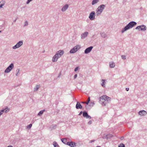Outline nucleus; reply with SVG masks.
<instances>
[{
    "mask_svg": "<svg viewBox=\"0 0 147 147\" xmlns=\"http://www.w3.org/2000/svg\"><path fill=\"white\" fill-rule=\"evenodd\" d=\"M56 127L57 125H53L51 126L50 128L52 129L55 128Z\"/></svg>",
    "mask_w": 147,
    "mask_h": 147,
    "instance_id": "nucleus-27",
    "label": "nucleus"
},
{
    "mask_svg": "<svg viewBox=\"0 0 147 147\" xmlns=\"http://www.w3.org/2000/svg\"><path fill=\"white\" fill-rule=\"evenodd\" d=\"M105 100V98H102V96L101 97H100L99 98L100 103L103 106H105L106 104H107V103L106 102Z\"/></svg>",
    "mask_w": 147,
    "mask_h": 147,
    "instance_id": "nucleus-8",
    "label": "nucleus"
},
{
    "mask_svg": "<svg viewBox=\"0 0 147 147\" xmlns=\"http://www.w3.org/2000/svg\"><path fill=\"white\" fill-rule=\"evenodd\" d=\"M17 20V19H16L14 21V22H15L16 21V20Z\"/></svg>",
    "mask_w": 147,
    "mask_h": 147,
    "instance_id": "nucleus-46",
    "label": "nucleus"
},
{
    "mask_svg": "<svg viewBox=\"0 0 147 147\" xmlns=\"http://www.w3.org/2000/svg\"><path fill=\"white\" fill-rule=\"evenodd\" d=\"M32 124H30L29 125H28V126H27V128L28 129H30L31 128V127L32 126Z\"/></svg>",
    "mask_w": 147,
    "mask_h": 147,
    "instance_id": "nucleus-32",
    "label": "nucleus"
},
{
    "mask_svg": "<svg viewBox=\"0 0 147 147\" xmlns=\"http://www.w3.org/2000/svg\"><path fill=\"white\" fill-rule=\"evenodd\" d=\"M138 114L140 116H142L146 115L147 113L146 111L143 110L139 111Z\"/></svg>",
    "mask_w": 147,
    "mask_h": 147,
    "instance_id": "nucleus-16",
    "label": "nucleus"
},
{
    "mask_svg": "<svg viewBox=\"0 0 147 147\" xmlns=\"http://www.w3.org/2000/svg\"><path fill=\"white\" fill-rule=\"evenodd\" d=\"M118 147H125V146L124 144L121 143L119 145Z\"/></svg>",
    "mask_w": 147,
    "mask_h": 147,
    "instance_id": "nucleus-30",
    "label": "nucleus"
},
{
    "mask_svg": "<svg viewBox=\"0 0 147 147\" xmlns=\"http://www.w3.org/2000/svg\"><path fill=\"white\" fill-rule=\"evenodd\" d=\"M64 54V51L62 50H60L57 52L53 56L52 59L53 62L57 61L59 58L60 57Z\"/></svg>",
    "mask_w": 147,
    "mask_h": 147,
    "instance_id": "nucleus-1",
    "label": "nucleus"
},
{
    "mask_svg": "<svg viewBox=\"0 0 147 147\" xmlns=\"http://www.w3.org/2000/svg\"><path fill=\"white\" fill-rule=\"evenodd\" d=\"M39 88V86L38 85H36V87L34 88V91H36L38 90V88Z\"/></svg>",
    "mask_w": 147,
    "mask_h": 147,
    "instance_id": "nucleus-24",
    "label": "nucleus"
},
{
    "mask_svg": "<svg viewBox=\"0 0 147 147\" xmlns=\"http://www.w3.org/2000/svg\"><path fill=\"white\" fill-rule=\"evenodd\" d=\"M129 88H126V90L127 91H129Z\"/></svg>",
    "mask_w": 147,
    "mask_h": 147,
    "instance_id": "nucleus-43",
    "label": "nucleus"
},
{
    "mask_svg": "<svg viewBox=\"0 0 147 147\" xmlns=\"http://www.w3.org/2000/svg\"><path fill=\"white\" fill-rule=\"evenodd\" d=\"M16 71L17 72V73L16 74V76H18V74L19 73L20 69H18L16 70Z\"/></svg>",
    "mask_w": 147,
    "mask_h": 147,
    "instance_id": "nucleus-35",
    "label": "nucleus"
},
{
    "mask_svg": "<svg viewBox=\"0 0 147 147\" xmlns=\"http://www.w3.org/2000/svg\"><path fill=\"white\" fill-rule=\"evenodd\" d=\"M66 144L71 147H74L76 146V143L72 142H68Z\"/></svg>",
    "mask_w": 147,
    "mask_h": 147,
    "instance_id": "nucleus-15",
    "label": "nucleus"
},
{
    "mask_svg": "<svg viewBox=\"0 0 147 147\" xmlns=\"http://www.w3.org/2000/svg\"><path fill=\"white\" fill-rule=\"evenodd\" d=\"M81 48L80 45H77L75 46L73 48L71 49L70 51L69 52L71 53H76L77 51Z\"/></svg>",
    "mask_w": 147,
    "mask_h": 147,
    "instance_id": "nucleus-3",
    "label": "nucleus"
},
{
    "mask_svg": "<svg viewBox=\"0 0 147 147\" xmlns=\"http://www.w3.org/2000/svg\"><path fill=\"white\" fill-rule=\"evenodd\" d=\"M5 1L4 0H2L0 2V8H2L5 4Z\"/></svg>",
    "mask_w": 147,
    "mask_h": 147,
    "instance_id": "nucleus-20",
    "label": "nucleus"
},
{
    "mask_svg": "<svg viewBox=\"0 0 147 147\" xmlns=\"http://www.w3.org/2000/svg\"><path fill=\"white\" fill-rule=\"evenodd\" d=\"M113 137V136L111 134H108L107 135H104L102 137L103 139H108L111 138Z\"/></svg>",
    "mask_w": 147,
    "mask_h": 147,
    "instance_id": "nucleus-17",
    "label": "nucleus"
},
{
    "mask_svg": "<svg viewBox=\"0 0 147 147\" xmlns=\"http://www.w3.org/2000/svg\"><path fill=\"white\" fill-rule=\"evenodd\" d=\"M14 64L13 63H11L9 66L5 69L4 71L5 73H8L10 72L14 68Z\"/></svg>",
    "mask_w": 147,
    "mask_h": 147,
    "instance_id": "nucleus-4",
    "label": "nucleus"
},
{
    "mask_svg": "<svg viewBox=\"0 0 147 147\" xmlns=\"http://www.w3.org/2000/svg\"><path fill=\"white\" fill-rule=\"evenodd\" d=\"M137 24V23L134 21H131L129 22L122 30L121 32L123 33L126 30L132 28Z\"/></svg>",
    "mask_w": 147,
    "mask_h": 147,
    "instance_id": "nucleus-2",
    "label": "nucleus"
},
{
    "mask_svg": "<svg viewBox=\"0 0 147 147\" xmlns=\"http://www.w3.org/2000/svg\"><path fill=\"white\" fill-rule=\"evenodd\" d=\"M102 98H103L105 99L106 102L107 103H109L111 101V98L107 96L106 95H103L102 96Z\"/></svg>",
    "mask_w": 147,
    "mask_h": 147,
    "instance_id": "nucleus-10",
    "label": "nucleus"
},
{
    "mask_svg": "<svg viewBox=\"0 0 147 147\" xmlns=\"http://www.w3.org/2000/svg\"><path fill=\"white\" fill-rule=\"evenodd\" d=\"M105 7V5L102 4L99 6L96 9L99 11L102 12Z\"/></svg>",
    "mask_w": 147,
    "mask_h": 147,
    "instance_id": "nucleus-9",
    "label": "nucleus"
},
{
    "mask_svg": "<svg viewBox=\"0 0 147 147\" xmlns=\"http://www.w3.org/2000/svg\"><path fill=\"white\" fill-rule=\"evenodd\" d=\"M109 67L111 68H114L115 67V64L113 61H111L109 62Z\"/></svg>",
    "mask_w": 147,
    "mask_h": 147,
    "instance_id": "nucleus-19",
    "label": "nucleus"
},
{
    "mask_svg": "<svg viewBox=\"0 0 147 147\" xmlns=\"http://www.w3.org/2000/svg\"><path fill=\"white\" fill-rule=\"evenodd\" d=\"M83 116L84 117H86V118H89V119L91 118V117L88 115L87 113L85 111L83 112Z\"/></svg>",
    "mask_w": 147,
    "mask_h": 147,
    "instance_id": "nucleus-11",
    "label": "nucleus"
},
{
    "mask_svg": "<svg viewBox=\"0 0 147 147\" xmlns=\"http://www.w3.org/2000/svg\"><path fill=\"white\" fill-rule=\"evenodd\" d=\"M95 12L94 11L91 12L89 15V18L91 20H93L95 19Z\"/></svg>",
    "mask_w": 147,
    "mask_h": 147,
    "instance_id": "nucleus-7",
    "label": "nucleus"
},
{
    "mask_svg": "<svg viewBox=\"0 0 147 147\" xmlns=\"http://www.w3.org/2000/svg\"><path fill=\"white\" fill-rule=\"evenodd\" d=\"M102 13L101 11H97V10H96V15L97 16H99Z\"/></svg>",
    "mask_w": 147,
    "mask_h": 147,
    "instance_id": "nucleus-26",
    "label": "nucleus"
},
{
    "mask_svg": "<svg viewBox=\"0 0 147 147\" xmlns=\"http://www.w3.org/2000/svg\"><path fill=\"white\" fill-rule=\"evenodd\" d=\"M28 22L27 21H26L24 22V27L26 26H28Z\"/></svg>",
    "mask_w": 147,
    "mask_h": 147,
    "instance_id": "nucleus-31",
    "label": "nucleus"
},
{
    "mask_svg": "<svg viewBox=\"0 0 147 147\" xmlns=\"http://www.w3.org/2000/svg\"><path fill=\"white\" fill-rule=\"evenodd\" d=\"M136 29H140V30L142 31H145L146 30V26L144 25H142L141 26H137L136 28Z\"/></svg>",
    "mask_w": 147,
    "mask_h": 147,
    "instance_id": "nucleus-6",
    "label": "nucleus"
},
{
    "mask_svg": "<svg viewBox=\"0 0 147 147\" xmlns=\"http://www.w3.org/2000/svg\"><path fill=\"white\" fill-rule=\"evenodd\" d=\"M1 30H0V33H1Z\"/></svg>",
    "mask_w": 147,
    "mask_h": 147,
    "instance_id": "nucleus-47",
    "label": "nucleus"
},
{
    "mask_svg": "<svg viewBox=\"0 0 147 147\" xmlns=\"http://www.w3.org/2000/svg\"><path fill=\"white\" fill-rule=\"evenodd\" d=\"M101 36L104 38H106L107 36V34H106L105 32H102L101 33Z\"/></svg>",
    "mask_w": 147,
    "mask_h": 147,
    "instance_id": "nucleus-25",
    "label": "nucleus"
},
{
    "mask_svg": "<svg viewBox=\"0 0 147 147\" xmlns=\"http://www.w3.org/2000/svg\"><path fill=\"white\" fill-rule=\"evenodd\" d=\"M94 140H91V141H90V143H92V142H94Z\"/></svg>",
    "mask_w": 147,
    "mask_h": 147,
    "instance_id": "nucleus-44",
    "label": "nucleus"
},
{
    "mask_svg": "<svg viewBox=\"0 0 147 147\" xmlns=\"http://www.w3.org/2000/svg\"><path fill=\"white\" fill-rule=\"evenodd\" d=\"M106 80L104 79H101V81L102 82V83L101 84V86L103 87H105V84H106V82L105 81Z\"/></svg>",
    "mask_w": 147,
    "mask_h": 147,
    "instance_id": "nucleus-21",
    "label": "nucleus"
},
{
    "mask_svg": "<svg viewBox=\"0 0 147 147\" xmlns=\"http://www.w3.org/2000/svg\"><path fill=\"white\" fill-rule=\"evenodd\" d=\"M32 0H27V1L26 2V3L27 4H28Z\"/></svg>",
    "mask_w": 147,
    "mask_h": 147,
    "instance_id": "nucleus-37",
    "label": "nucleus"
},
{
    "mask_svg": "<svg viewBox=\"0 0 147 147\" xmlns=\"http://www.w3.org/2000/svg\"><path fill=\"white\" fill-rule=\"evenodd\" d=\"M123 138H124L123 137V136H122L121 137L120 139H121V140H122L123 139Z\"/></svg>",
    "mask_w": 147,
    "mask_h": 147,
    "instance_id": "nucleus-42",
    "label": "nucleus"
},
{
    "mask_svg": "<svg viewBox=\"0 0 147 147\" xmlns=\"http://www.w3.org/2000/svg\"><path fill=\"white\" fill-rule=\"evenodd\" d=\"M81 103H86V102H81Z\"/></svg>",
    "mask_w": 147,
    "mask_h": 147,
    "instance_id": "nucleus-45",
    "label": "nucleus"
},
{
    "mask_svg": "<svg viewBox=\"0 0 147 147\" xmlns=\"http://www.w3.org/2000/svg\"><path fill=\"white\" fill-rule=\"evenodd\" d=\"M88 34V32H85L81 34V38L84 39L85 38Z\"/></svg>",
    "mask_w": 147,
    "mask_h": 147,
    "instance_id": "nucleus-13",
    "label": "nucleus"
},
{
    "mask_svg": "<svg viewBox=\"0 0 147 147\" xmlns=\"http://www.w3.org/2000/svg\"><path fill=\"white\" fill-rule=\"evenodd\" d=\"M45 111V110H43L42 111H40L38 114V116H41L43 113Z\"/></svg>",
    "mask_w": 147,
    "mask_h": 147,
    "instance_id": "nucleus-23",
    "label": "nucleus"
},
{
    "mask_svg": "<svg viewBox=\"0 0 147 147\" xmlns=\"http://www.w3.org/2000/svg\"><path fill=\"white\" fill-rule=\"evenodd\" d=\"M61 141L64 143L66 144L67 142V140L65 138H62L61 139Z\"/></svg>",
    "mask_w": 147,
    "mask_h": 147,
    "instance_id": "nucleus-28",
    "label": "nucleus"
},
{
    "mask_svg": "<svg viewBox=\"0 0 147 147\" xmlns=\"http://www.w3.org/2000/svg\"><path fill=\"white\" fill-rule=\"evenodd\" d=\"M69 7V5L68 4H65L61 8V11L62 12L65 11Z\"/></svg>",
    "mask_w": 147,
    "mask_h": 147,
    "instance_id": "nucleus-14",
    "label": "nucleus"
},
{
    "mask_svg": "<svg viewBox=\"0 0 147 147\" xmlns=\"http://www.w3.org/2000/svg\"><path fill=\"white\" fill-rule=\"evenodd\" d=\"M78 67H76L75 69H74V71H77L78 70Z\"/></svg>",
    "mask_w": 147,
    "mask_h": 147,
    "instance_id": "nucleus-38",
    "label": "nucleus"
},
{
    "mask_svg": "<svg viewBox=\"0 0 147 147\" xmlns=\"http://www.w3.org/2000/svg\"><path fill=\"white\" fill-rule=\"evenodd\" d=\"M53 144L55 147H58L59 146V145L57 143L55 142H54Z\"/></svg>",
    "mask_w": 147,
    "mask_h": 147,
    "instance_id": "nucleus-29",
    "label": "nucleus"
},
{
    "mask_svg": "<svg viewBox=\"0 0 147 147\" xmlns=\"http://www.w3.org/2000/svg\"><path fill=\"white\" fill-rule=\"evenodd\" d=\"M83 112H82V111H81V112L80 113H79V114L78 115H79V116H80V115H82V113H83Z\"/></svg>",
    "mask_w": 147,
    "mask_h": 147,
    "instance_id": "nucleus-41",
    "label": "nucleus"
},
{
    "mask_svg": "<svg viewBox=\"0 0 147 147\" xmlns=\"http://www.w3.org/2000/svg\"><path fill=\"white\" fill-rule=\"evenodd\" d=\"M23 44V42L22 41H19L16 45L13 46L12 47L13 49H16L18 48L21 46Z\"/></svg>",
    "mask_w": 147,
    "mask_h": 147,
    "instance_id": "nucleus-5",
    "label": "nucleus"
},
{
    "mask_svg": "<svg viewBox=\"0 0 147 147\" xmlns=\"http://www.w3.org/2000/svg\"><path fill=\"white\" fill-rule=\"evenodd\" d=\"M92 123V121H90L88 122V124L89 125L91 124Z\"/></svg>",
    "mask_w": 147,
    "mask_h": 147,
    "instance_id": "nucleus-39",
    "label": "nucleus"
},
{
    "mask_svg": "<svg viewBox=\"0 0 147 147\" xmlns=\"http://www.w3.org/2000/svg\"><path fill=\"white\" fill-rule=\"evenodd\" d=\"M99 1V0H93L92 1V5H94Z\"/></svg>",
    "mask_w": 147,
    "mask_h": 147,
    "instance_id": "nucleus-22",
    "label": "nucleus"
},
{
    "mask_svg": "<svg viewBox=\"0 0 147 147\" xmlns=\"http://www.w3.org/2000/svg\"><path fill=\"white\" fill-rule=\"evenodd\" d=\"M77 77V74H76L74 76V79H76V78Z\"/></svg>",
    "mask_w": 147,
    "mask_h": 147,
    "instance_id": "nucleus-40",
    "label": "nucleus"
},
{
    "mask_svg": "<svg viewBox=\"0 0 147 147\" xmlns=\"http://www.w3.org/2000/svg\"><path fill=\"white\" fill-rule=\"evenodd\" d=\"M121 58L122 59L125 60L126 59V56L125 55H122Z\"/></svg>",
    "mask_w": 147,
    "mask_h": 147,
    "instance_id": "nucleus-36",
    "label": "nucleus"
},
{
    "mask_svg": "<svg viewBox=\"0 0 147 147\" xmlns=\"http://www.w3.org/2000/svg\"><path fill=\"white\" fill-rule=\"evenodd\" d=\"M94 102H90L89 105L90 106H93L94 105Z\"/></svg>",
    "mask_w": 147,
    "mask_h": 147,
    "instance_id": "nucleus-34",
    "label": "nucleus"
},
{
    "mask_svg": "<svg viewBox=\"0 0 147 147\" xmlns=\"http://www.w3.org/2000/svg\"><path fill=\"white\" fill-rule=\"evenodd\" d=\"M90 101V97L89 96L88 97V100H87V102H86V105H88V103H89Z\"/></svg>",
    "mask_w": 147,
    "mask_h": 147,
    "instance_id": "nucleus-33",
    "label": "nucleus"
},
{
    "mask_svg": "<svg viewBox=\"0 0 147 147\" xmlns=\"http://www.w3.org/2000/svg\"><path fill=\"white\" fill-rule=\"evenodd\" d=\"M93 47L92 46H90L86 48L84 51V53L87 54L89 53L92 50Z\"/></svg>",
    "mask_w": 147,
    "mask_h": 147,
    "instance_id": "nucleus-12",
    "label": "nucleus"
},
{
    "mask_svg": "<svg viewBox=\"0 0 147 147\" xmlns=\"http://www.w3.org/2000/svg\"><path fill=\"white\" fill-rule=\"evenodd\" d=\"M76 109H81L82 107L80 103L79 102H77L76 106Z\"/></svg>",
    "mask_w": 147,
    "mask_h": 147,
    "instance_id": "nucleus-18",
    "label": "nucleus"
}]
</instances>
